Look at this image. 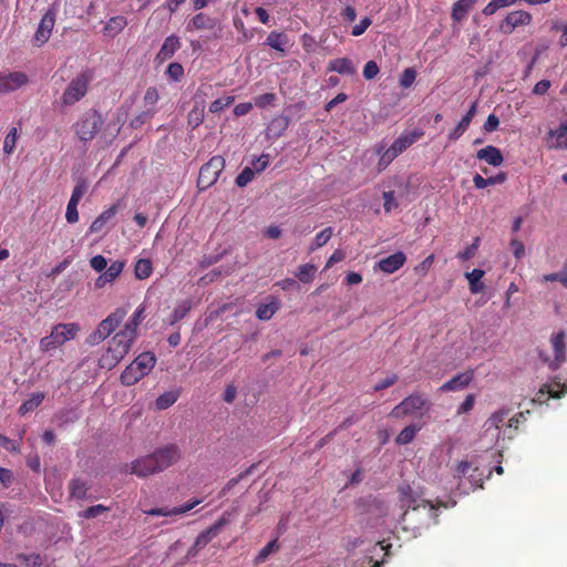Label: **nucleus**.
Here are the masks:
<instances>
[{
    "label": "nucleus",
    "mask_w": 567,
    "mask_h": 567,
    "mask_svg": "<svg viewBox=\"0 0 567 567\" xmlns=\"http://www.w3.org/2000/svg\"><path fill=\"white\" fill-rule=\"evenodd\" d=\"M399 501L404 512L400 523L404 529H421L431 524H437L439 515L432 503L420 498L417 493L408 484L399 486Z\"/></svg>",
    "instance_id": "obj_1"
},
{
    "label": "nucleus",
    "mask_w": 567,
    "mask_h": 567,
    "mask_svg": "<svg viewBox=\"0 0 567 567\" xmlns=\"http://www.w3.org/2000/svg\"><path fill=\"white\" fill-rule=\"evenodd\" d=\"M181 457L182 452L176 444H166L148 455L134 460L130 464L128 473L138 477H147L173 466Z\"/></svg>",
    "instance_id": "obj_2"
},
{
    "label": "nucleus",
    "mask_w": 567,
    "mask_h": 567,
    "mask_svg": "<svg viewBox=\"0 0 567 567\" xmlns=\"http://www.w3.org/2000/svg\"><path fill=\"white\" fill-rule=\"evenodd\" d=\"M156 363V357L153 352H143L125 368L120 380L126 386L134 385L145 375H147Z\"/></svg>",
    "instance_id": "obj_3"
},
{
    "label": "nucleus",
    "mask_w": 567,
    "mask_h": 567,
    "mask_svg": "<svg viewBox=\"0 0 567 567\" xmlns=\"http://www.w3.org/2000/svg\"><path fill=\"white\" fill-rule=\"evenodd\" d=\"M135 338L124 331L117 332L111 340L107 352L101 358V367L114 368L131 350Z\"/></svg>",
    "instance_id": "obj_4"
},
{
    "label": "nucleus",
    "mask_w": 567,
    "mask_h": 567,
    "mask_svg": "<svg viewBox=\"0 0 567 567\" xmlns=\"http://www.w3.org/2000/svg\"><path fill=\"white\" fill-rule=\"evenodd\" d=\"M104 124L102 115L93 109L85 111L73 124V131L81 142L94 140Z\"/></svg>",
    "instance_id": "obj_5"
},
{
    "label": "nucleus",
    "mask_w": 567,
    "mask_h": 567,
    "mask_svg": "<svg viewBox=\"0 0 567 567\" xmlns=\"http://www.w3.org/2000/svg\"><path fill=\"white\" fill-rule=\"evenodd\" d=\"M79 331V323H59L52 328L50 336L43 337L40 340V349L43 352L55 349L59 346L64 344L66 341L73 340Z\"/></svg>",
    "instance_id": "obj_6"
},
{
    "label": "nucleus",
    "mask_w": 567,
    "mask_h": 567,
    "mask_svg": "<svg viewBox=\"0 0 567 567\" xmlns=\"http://www.w3.org/2000/svg\"><path fill=\"white\" fill-rule=\"evenodd\" d=\"M92 79V72L89 70L72 79L61 96L62 105L72 106L81 101L86 95Z\"/></svg>",
    "instance_id": "obj_7"
},
{
    "label": "nucleus",
    "mask_w": 567,
    "mask_h": 567,
    "mask_svg": "<svg viewBox=\"0 0 567 567\" xmlns=\"http://www.w3.org/2000/svg\"><path fill=\"white\" fill-rule=\"evenodd\" d=\"M423 136L422 131H413L410 133L401 134L392 145L383 152L378 163L379 172L385 169L388 165L398 157L401 153H403L406 148H409L412 144L419 141Z\"/></svg>",
    "instance_id": "obj_8"
},
{
    "label": "nucleus",
    "mask_w": 567,
    "mask_h": 567,
    "mask_svg": "<svg viewBox=\"0 0 567 567\" xmlns=\"http://www.w3.org/2000/svg\"><path fill=\"white\" fill-rule=\"evenodd\" d=\"M126 309L116 308L104 320H102L96 330L89 336V343L99 344L105 340L120 326V323L126 317Z\"/></svg>",
    "instance_id": "obj_9"
},
{
    "label": "nucleus",
    "mask_w": 567,
    "mask_h": 567,
    "mask_svg": "<svg viewBox=\"0 0 567 567\" xmlns=\"http://www.w3.org/2000/svg\"><path fill=\"white\" fill-rule=\"evenodd\" d=\"M225 168V159L220 155L213 156L207 163H205L198 174L197 187L199 190H205L213 186L220 173Z\"/></svg>",
    "instance_id": "obj_10"
},
{
    "label": "nucleus",
    "mask_w": 567,
    "mask_h": 567,
    "mask_svg": "<svg viewBox=\"0 0 567 567\" xmlns=\"http://www.w3.org/2000/svg\"><path fill=\"white\" fill-rule=\"evenodd\" d=\"M426 399L421 394H411L405 398L400 404L394 406L391 412V415L394 417H403L406 415H413L417 412H421L426 405Z\"/></svg>",
    "instance_id": "obj_11"
},
{
    "label": "nucleus",
    "mask_w": 567,
    "mask_h": 567,
    "mask_svg": "<svg viewBox=\"0 0 567 567\" xmlns=\"http://www.w3.org/2000/svg\"><path fill=\"white\" fill-rule=\"evenodd\" d=\"M55 17L56 10L54 8L48 9V11L43 14L33 37V42L37 45L40 47L49 41L55 24Z\"/></svg>",
    "instance_id": "obj_12"
},
{
    "label": "nucleus",
    "mask_w": 567,
    "mask_h": 567,
    "mask_svg": "<svg viewBox=\"0 0 567 567\" xmlns=\"http://www.w3.org/2000/svg\"><path fill=\"white\" fill-rule=\"evenodd\" d=\"M532 22V14L524 10L509 12L499 24L504 34H511L517 27L528 25Z\"/></svg>",
    "instance_id": "obj_13"
},
{
    "label": "nucleus",
    "mask_w": 567,
    "mask_h": 567,
    "mask_svg": "<svg viewBox=\"0 0 567 567\" xmlns=\"http://www.w3.org/2000/svg\"><path fill=\"white\" fill-rule=\"evenodd\" d=\"M28 83L29 78L24 72L13 71L0 74V94L14 92Z\"/></svg>",
    "instance_id": "obj_14"
},
{
    "label": "nucleus",
    "mask_w": 567,
    "mask_h": 567,
    "mask_svg": "<svg viewBox=\"0 0 567 567\" xmlns=\"http://www.w3.org/2000/svg\"><path fill=\"white\" fill-rule=\"evenodd\" d=\"M474 378V371L468 370L456 374L440 388L441 392L458 391L466 388Z\"/></svg>",
    "instance_id": "obj_15"
},
{
    "label": "nucleus",
    "mask_w": 567,
    "mask_h": 567,
    "mask_svg": "<svg viewBox=\"0 0 567 567\" xmlns=\"http://www.w3.org/2000/svg\"><path fill=\"white\" fill-rule=\"evenodd\" d=\"M406 261V256L403 251H396L378 262V267L385 274H393L399 270Z\"/></svg>",
    "instance_id": "obj_16"
},
{
    "label": "nucleus",
    "mask_w": 567,
    "mask_h": 567,
    "mask_svg": "<svg viewBox=\"0 0 567 567\" xmlns=\"http://www.w3.org/2000/svg\"><path fill=\"white\" fill-rule=\"evenodd\" d=\"M218 21L206 13H197L187 24V30H207L213 31L217 28Z\"/></svg>",
    "instance_id": "obj_17"
},
{
    "label": "nucleus",
    "mask_w": 567,
    "mask_h": 567,
    "mask_svg": "<svg viewBox=\"0 0 567 567\" xmlns=\"http://www.w3.org/2000/svg\"><path fill=\"white\" fill-rule=\"evenodd\" d=\"M118 209V204H114L104 212H102L91 224L89 228L90 234L101 233L107 223L115 216Z\"/></svg>",
    "instance_id": "obj_18"
},
{
    "label": "nucleus",
    "mask_w": 567,
    "mask_h": 567,
    "mask_svg": "<svg viewBox=\"0 0 567 567\" xmlns=\"http://www.w3.org/2000/svg\"><path fill=\"white\" fill-rule=\"evenodd\" d=\"M290 120L288 116L278 115L267 125L266 135L268 138H279L288 128Z\"/></svg>",
    "instance_id": "obj_19"
},
{
    "label": "nucleus",
    "mask_w": 567,
    "mask_h": 567,
    "mask_svg": "<svg viewBox=\"0 0 567 567\" xmlns=\"http://www.w3.org/2000/svg\"><path fill=\"white\" fill-rule=\"evenodd\" d=\"M181 48L179 38L176 35H169L164 40L162 48L159 49L156 60L158 62H164L171 59L175 52Z\"/></svg>",
    "instance_id": "obj_20"
},
{
    "label": "nucleus",
    "mask_w": 567,
    "mask_h": 567,
    "mask_svg": "<svg viewBox=\"0 0 567 567\" xmlns=\"http://www.w3.org/2000/svg\"><path fill=\"white\" fill-rule=\"evenodd\" d=\"M476 156L478 159L485 161L486 163L493 166H499L504 162L502 152L493 145H488L484 148H481L480 151H477Z\"/></svg>",
    "instance_id": "obj_21"
},
{
    "label": "nucleus",
    "mask_w": 567,
    "mask_h": 567,
    "mask_svg": "<svg viewBox=\"0 0 567 567\" xmlns=\"http://www.w3.org/2000/svg\"><path fill=\"white\" fill-rule=\"evenodd\" d=\"M509 414L508 409H501L494 412L485 422L484 426L486 432L495 430L497 439L501 437V427L505 424V421Z\"/></svg>",
    "instance_id": "obj_22"
},
{
    "label": "nucleus",
    "mask_w": 567,
    "mask_h": 567,
    "mask_svg": "<svg viewBox=\"0 0 567 567\" xmlns=\"http://www.w3.org/2000/svg\"><path fill=\"white\" fill-rule=\"evenodd\" d=\"M328 70L346 75H352L355 73V68L352 61L348 58H338L331 60L328 64Z\"/></svg>",
    "instance_id": "obj_23"
},
{
    "label": "nucleus",
    "mask_w": 567,
    "mask_h": 567,
    "mask_svg": "<svg viewBox=\"0 0 567 567\" xmlns=\"http://www.w3.org/2000/svg\"><path fill=\"white\" fill-rule=\"evenodd\" d=\"M144 312H145V307L144 305H141L135 311L134 313L132 315V317L130 318V320L125 323L124 328L122 329V331H124L125 333H128L131 334L132 337L136 338V334H137V328L138 326L141 324V322L143 321L144 319Z\"/></svg>",
    "instance_id": "obj_24"
},
{
    "label": "nucleus",
    "mask_w": 567,
    "mask_h": 567,
    "mask_svg": "<svg viewBox=\"0 0 567 567\" xmlns=\"http://www.w3.org/2000/svg\"><path fill=\"white\" fill-rule=\"evenodd\" d=\"M279 301L271 297L269 302L258 306L256 310V317L261 321H267L271 319L272 316L279 310Z\"/></svg>",
    "instance_id": "obj_25"
},
{
    "label": "nucleus",
    "mask_w": 567,
    "mask_h": 567,
    "mask_svg": "<svg viewBox=\"0 0 567 567\" xmlns=\"http://www.w3.org/2000/svg\"><path fill=\"white\" fill-rule=\"evenodd\" d=\"M158 100V90L155 86L147 87L144 95V104L147 107V110L143 112V115H145L146 117H152L156 112V104Z\"/></svg>",
    "instance_id": "obj_26"
},
{
    "label": "nucleus",
    "mask_w": 567,
    "mask_h": 567,
    "mask_svg": "<svg viewBox=\"0 0 567 567\" xmlns=\"http://www.w3.org/2000/svg\"><path fill=\"white\" fill-rule=\"evenodd\" d=\"M265 44L284 54L285 48L288 44V37L282 32L271 31L268 34Z\"/></svg>",
    "instance_id": "obj_27"
},
{
    "label": "nucleus",
    "mask_w": 567,
    "mask_h": 567,
    "mask_svg": "<svg viewBox=\"0 0 567 567\" xmlns=\"http://www.w3.org/2000/svg\"><path fill=\"white\" fill-rule=\"evenodd\" d=\"M484 275L485 271L478 268L465 274V277L468 280V288L472 293L476 295L484 290V284L481 281Z\"/></svg>",
    "instance_id": "obj_28"
},
{
    "label": "nucleus",
    "mask_w": 567,
    "mask_h": 567,
    "mask_svg": "<svg viewBox=\"0 0 567 567\" xmlns=\"http://www.w3.org/2000/svg\"><path fill=\"white\" fill-rule=\"evenodd\" d=\"M45 395L43 392H34L30 395L28 400H25L20 406H19V414L25 415L33 410H35L44 400Z\"/></svg>",
    "instance_id": "obj_29"
},
{
    "label": "nucleus",
    "mask_w": 567,
    "mask_h": 567,
    "mask_svg": "<svg viewBox=\"0 0 567 567\" xmlns=\"http://www.w3.org/2000/svg\"><path fill=\"white\" fill-rule=\"evenodd\" d=\"M526 421V416L524 412H519L508 419L505 430L503 431V436L509 440L514 439L516 431L519 429V425Z\"/></svg>",
    "instance_id": "obj_30"
},
{
    "label": "nucleus",
    "mask_w": 567,
    "mask_h": 567,
    "mask_svg": "<svg viewBox=\"0 0 567 567\" xmlns=\"http://www.w3.org/2000/svg\"><path fill=\"white\" fill-rule=\"evenodd\" d=\"M475 0H458L452 9V18L454 21H462L472 9Z\"/></svg>",
    "instance_id": "obj_31"
},
{
    "label": "nucleus",
    "mask_w": 567,
    "mask_h": 567,
    "mask_svg": "<svg viewBox=\"0 0 567 567\" xmlns=\"http://www.w3.org/2000/svg\"><path fill=\"white\" fill-rule=\"evenodd\" d=\"M549 136L555 138L551 147L567 150V123H561L555 131H550Z\"/></svg>",
    "instance_id": "obj_32"
},
{
    "label": "nucleus",
    "mask_w": 567,
    "mask_h": 567,
    "mask_svg": "<svg viewBox=\"0 0 567 567\" xmlns=\"http://www.w3.org/2000/svg\"><path fill=\"white\" fill-rule=\"evenodd\" d=\"M89 486L81 478H73L69 483L70 496L76 499H84L86 497Z\"/></svg>",
    "instance_id": "obj_33"
},
{
    "label": "nucleus",
    "mask_w": 567,
    "mask_h": 567,
    "mask_svg": "<svg viewBox=\"0 0 567 567\" xmlns=\"http://www.w3.org/2000/svg\"><path fill=\"white\" fill-rule=\"evenodd\" d=\"M127 24L126 18L123 16L112 17L104 27V32L111 35L120 33Z\"/></svg>",
    "instance_id": "obj_34"
},
{
    "label": "nucleus",
    "mask_w": 567,
    "mask_h": 567,
    "mask_svg": "<svg viewBox=\"0 0 567 567\" xmlns=\"http://www.w3.org/2000/svg\"><path fill=\"white\" fill-rule=\"evenodd\" d=\"M153 272V265L150 259H138L134 266L135 277L140 280L147 279Z\"/></svg>",
    "instance_id": "obj_35"
},
{
    "label": "nucleus",
    "mask_w": 567,
    "mask_h": 567,
    "mask_svg": "<svg viewBox=\"0 0 567 567\" xmlns=\"http://www.w3.org/2000/svg\"><path fill=\"white\" fill-rule=\"evenodd\" d=\"M420 429L421 427L415 424L405 426L395 437L396 444L405 445L411 443L414 440L416 433L420 431Z\"/></svg>",
    "instance_id": "obj_36"
},
{
    "label": "nucleus",
    "mask_w": 567,
    "mask_h": 567,
    "mask_svg": "<svg viewBox=\"0 0 567 567\" xmlns=\"http://www.w3.org/2000/svg\"><path fill=\"white\" fill-rule=\"evenodd\" d=\"M317 267L313 264L300 265L296 271V277L303 284H309L313 280Z\"/></svg>",
    "instance_id": "obj_37"
},
{
    "label": "nucleus",
    "mask_w": 567,
    "mask_h": 567,
    "mask_svg": "<svg viewBox=\"0 0 567 567\" xmlns=\"http://www.w3.org/2000/svg\"><path fill=\"white\" fill-rule=\"evenodd\" d=\"M565 332L559 331L551 338L554 354L557 361H563L565 359Z\"/></svg>",
    "instance_id": "obj_38"
},
{
    "label": "nucleus",
    "mask_w": 567,
    "mask_h": 567,
    "mask_svg": "<svg viewBox=\"0 0 567 567\" xmlns=\"http://www.w3.org/2000/svg\"><path fill=\"white\" fill-rule=\"evenodd\" d=\"M178 395L177 391H167L161 394L155 401L156 409L159 411L168 409L178 400Z\"/></svg>",
    "instance_id": "obj_39"
},
{
    "label": "nucleus",
    "mask_w": 567,
    "mask_h": 567,
    "mask_svg": "<svg viewBox=\"0 0 567 567\" xmlns=\"http://www.w3.org/2000/svg\"><path fill=\"white\" fill-rule=\"evenodd\" d=\"M332 235H333V230H332L331 227L324 228L323 230H321L320 233H318L316 235L313 241L311 243V245L309 247V250L311 252H313L317 249L321 248L322 246H324L330 240Z\"/></svg>",
    "instance_id": "obj_40"
},
{
    "label": "nucleus",
    "mask_w": 567,
    "mask_h": 567,
    "mask_svg": "<svg viewBox=\"0 0 567 567\" xmlns=\"http://www.w3.org/2000/svg\"><path fill=\"white\" fill-rule=\"evenodd\" d=\"M19 132L17 127H11L3 141V152L7 155H11L17 146Z\"/></svg>",
    "instance_id": "obj_41"
},
{
    "label": "nucleus",
    "mask_w": 567,
    "mask_h": 567,
    "mask_svg": "<svg viewBox=\"0 0 567 567\" xmlns=\"http://www.w3.org/2000/svg\"><path fill=\"white\" fill-rule=\"evenodd\" d=\"M542 393H547L549 396L554 399H560L567 392L566 383H554V384H545L540 389Z\"/></svg>",
    "instance_id": "obj_42"
},
{
    "label": "nucleus",
    "mask_w": 567,
    "mask_h": 567,
    "mask_svg": "<svg viewBox=\"0 0 567 567\" xmlns=\"http://www.w3.org/2000/svg\"><path fill=\"white\" fill-rule=\"evenodd\" d=\"M124 267H125L124 261L115 260L105 269V271L103 274L105 275V278H107L112 284L122 274Z\"/></svg>",
    "instance_id": "obj_43"
},
{
    "label": "nucleus",
    "mask_w": 567,
    "mask_h": 567,
    "mask_svg": "<svg viewBox=\"0 0 567 567\" xmlns=\"http://www.w3.org/2000/svg\"><path fill=\"white\" fill-rule=\"evenodd\" d=\"M190 307L192 305L189 300H185L177 305L173 310L171 324H175L176 322L181 321L188 313Z\"/></svg>",
    "instance_id": "obj_44"
},
{
    "label": "nucleus",
    "mask_w": 567,
    "mask_h": 567,
    "mask_svg": "<svg viewBox=\"0 0 567 567\" xmlns=\"http://www.w3.org/2000/svg\"><path fill=\"white\" fill-rule=\"evenodd\" d=\"M516 0H491L485 8L483 9V14L485 16H492L494 14L498 9L508 7L513 3H515Z\"/></svg>",
    "instance_id": "obj_45"
},
{
    "label": "nucleus",
    "mask_w": 567,
    "mask_h": 567,
    "mask_svg": "<svg viewBox=\"0 0 567 567\" xmlns=\"http://www.w3.org/2000/svg\"><path fill=\"white\" fill-rule=\"evenodd\" d=\"M542 281H559L563 285V287L567 289V265H565L559 272L544 275Z\"/></svg>",
    "instance_id": "obj_46"
},
{
    "label": "nucleus",
    "mask_w": 567,
    "mask_h": 567,
    "mask_svg": "<svg viewBox=\"0 0 567 567\" xmlns=\"http://www.w3.org/2000/svg\"><path fill=\"white\" fill-rule=\"evenodd\" d=\"M166 75L175 82H179L184 76V68L178 62H172L166 69Z\"/></svg>",
    "instance_id": "obj_47"
},
{
    "label": "nucleus",
    "mask_w": 567,
    "mask_h": 567,
    "mask_svg": "<svg viewBox=\"0 0 567 567\" xmlns=\"http://www.w3.org/2000/svg\"><path fill=\"white\" fill-rule=\"evenodd\" d=\"M109 509H110L109 507H106L102 504H97L94 506H90L86 509L80 512L79 516L82 518H85V519H90V518L97 517L99 515L107 512Z\"/></svg>",
    "instance_id": "obj_48"
},
{
    "label": "nucleus",
    "mask_w": 567,
    "mask_h": 567,
    "mask_svg": "<svg viewBox=\"0 0 567 567\" xmlns=\"http://www.w3.org/2000/svg\"><path fill=\"white\" fill-rule=\"evenodd\" d=\"M86 190V182L84 179L79 181L72 190L71 198L69 202H73L74 204L79 205L80 200L82 199Z\"/></svg>",
    "instance_id": "obj_49"
},
{
    "label": "nucleus",
    "mask_w": 567,
    "mask_h": 567,
    "mask_svg": "<svg viewBox=\"0 0 567 567\" xmlns=\"http://www.w3.org/2000/svg\"><path fill=\"white\" fill-rule=\"evenodd\" d=\"M416 79V71L413 68H406L400 76V86L409 89Z\"/></svg>",
    "instance_id": "obj_50"
},
{
    "label": "nucleus",
    "mask_w": 567,
    "mask_h": 567,
    "mask_svg": "<svg viewBox=\"0 0 567 567\" xmlns=\"http://www.w3.org/2000/svg\"><path fill=\"white\" fill-rule=\"evenodd\" d=\"M234 100H235L234 96H226V97L217 99L210 103L209 112L219 113L220 111H223L224 109H226L227 106L233 104Z\"/></svg>",
    "instance_id": "obj_51"
},
{
    "label": "nucleus",
    "mask_w": 567,
    "mask_h": 567,
    "mask_svg": "<svg viewBox=\"0 0 567 567\" xmlns=\"http://www.w3.org/2000/svg\"><path fill=\"white\" fill-rule=\"evenodd\" d=\"M255 177V171L251 167H245L236 177V184L244 187L249 184Z\"/></svg>",
    "instance_id": "obj_52"
},
{
    "label": "nucleus",
    "mask_w": 567,
    "mask_h": 567,
    "mask_svg": "<svg viewBox=\"0 0 567 567\" xmlns=\"http://www.w3.org/2000/svg\"><path fill=\"white\" fill-rule=\"evenodd\" d=\"M200 503H202L200 499L193 498L181 506L169 509V513H172L173 515H182V514H185V513L192 511L195 506H197Z\"/></svg>",
    "instance_id": "obj_53"
},
{
    "label": "nucleus",
    "mask_w": 567,
    "mask_h": 567,
    "mask_svg": "<svg viewBox=\"0 0 567 567\" xmlns=\"http://www.w3.org/2000/svg\"><path fill=\"white\" fill-rule=\"evenodd\" d=\"M468 126L470 123L461 118V121L457 123L454 130L450 132L449 140L457 141L467 131Z\"/></svg>",
    "instance_id": "obj_54"
},
{
    "label": "nucleus",
    "mask_w": 567,
    "mask_h": 567,
    "mask_svg": "<svg viewBox=\"0 0 567 567\" xmlns=\"http://www.w3.org/2000/svg\"><path fill=\"white\" fill-rule=\"evenodd\" d=\"M269 165V154H261L259 157L255 158L251 163V168L255 173L264 172Z\"/></svg>",
    "instance_id": "obj_55"
},
{
    "label": "nucleus",
    "mask_w": 567,
    "mask_h": 567,
    "mask_svg": "<svg viewBox=\"0 0 567 567\" xmlns=\"http://www.w3.org/2000/svg\"><path fill=\"white\" fill-rule=\"evenodd\" d=\"M383 207L386 213H390L394 208L398 207V203L395 200L394 192L389 190L383 193Z\"/></svg>",
    "instance_id": "obj_56"
},
{
    "label": "nucleus",
    "mask_w": 567,
    "mask_h": 567,
    "mask_svg": "<svg viewBox=\"0 0 567 567\" xmlns=\"http://www.w3.org/2000/svg\"><path fill=\"white\" fill-rule=\"evenodd\" d=\"M380 69L378 64L374 61H368L363 68V78L365 80H372L378 75Z\"/></svg>",
    "instance_id": "obj_57"
},
{
    "label": "nucleus",
    "mask_w": 567,
    "mask_h": 567,
    "mask_svg": "<svg viewBox=\"0 0 567 567\" xmlns=\"http://www.w3.org/2000/svg\"><path fill=\"white\" fill-rule=\"evenodd\" d=\"M90 266L92 267V269H94L96 272H102L103 270L106 269V266H107V261H106V258L102 255H96V256H93L91 259H90Z\"/></svg>",
    "instance_id": "obj_58"
},
{
    "label": "nucleus",
    "mask_w": 567,
    "mask_h": 567,
    "mask_svg": "<svg viewBox=\"0 0 567 567\" xmlns=\"http://www.w3.org/2000/svg\"><path fill=\"white\" fill-rule=\"evenodd\" d=\"M276 101V95L274 93H265L255 99V105L257 107L264 109L268 105H271Z\"/></svg>",
    "instance_id": "obj_59"
},
{
    "label": "nucleus",
    "mask_w": 567,
    "mask_h": 567,
    "mask_svg": "<svg viewBox=\"0 0 567 567\" xmlns=\"http://www.w3.org/2000/svg\"><path fill=\"white\" fill-rule=\"evenodd\" d=\"M65 219L70 224H75L79 220L78 204L73 202L68 203Z\"/></svg>",
    "instance_id": "obj_60"
},
{
    "label": "nucleus",
    "mask_w": 567,
    "mask_h": 567,
    "mask_svg": "<svg viewBox=\"0 0 567 567\" xmlns=\"http://www.w3.org/2000/svg\"><path fill=\"white\" fill-rule=\"evenodd\" d=\"M371 23H372L371 19L368 17H364L363 19L360 20V22L358 24H355L352 28L351 34L353 37H359L361 34H363L365 32V30L371 25Z\"/></svg>",
    "instance_id": "obj_61"
},
{
    "label": "nucleus",
    "mask_w": 567,
    "mask_h": 567,
    "mask_svg": "<svg viewBox=\"0 0 567 567\" xmlns=\"http://www.w3.org/2000/svg\"><path fill=\"white\" fill-rule=\"evenodd\" d=\"M228 514H224L219 519H217L212 526L208 527V533H212L213 535L217 536L221 528L229 524V518L227 517Z\"/></svg>",
    "instance_id": "obj_62"
},
{
    "label": "nucleus",
    "mask_w": 567,
    "mask_h": 567,
    "mask_svg": "<svg viewBox=\"0 0 567 567\" xmlns=\"http://www.w3.org/2000/svg\"><path fill=\"white\" fill-rule=\"evenodd\" d=\"M396 381H398V375L392 373L391 375L386 377L385 379L379 381L373 386V391L378 392V391L388 389V388L392 386L393 384H395Z\"/></svg>",
    "instance_id": "obj_63"
},
{
    "label": "nucleus",
    "mask_w": 567,
    "mask_h": 567,
    "mask_svg": "<svg viewBox=\"0 0 567 567\" xmlns=\"http://www.w3.org/2000/svg\"><path fill=\"white\" fill-rule=\"evenodd\" d=\"M216 536L212 533H208V528H206L196 537L195 547L204 548Z\"/></svg>",
    "instance_id": "obj_64"
}]
</instances>
